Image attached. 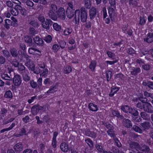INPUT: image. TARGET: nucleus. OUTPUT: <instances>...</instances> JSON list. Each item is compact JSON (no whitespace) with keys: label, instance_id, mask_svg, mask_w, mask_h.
Wrapping results in <instances>:
<instances>
[{"label":"nucleus","instance_id":"f257e3e1","mask_svg":"<svg viewBox=\"0 0 153 153\" xmlns=\"http://www.w3.org/2000/svg\"><path fill=\"white\" fill-rule=\"evenodd\" d=\"M120 109L124 112L128 113L134 116L139 115V112L135 108H132L128 105H123L121 106Z\"/></svg>","mask_w":153,"mask_h":153},{"label":"nucleus","instance_id":"f03ea898","mask_svg":"<svg viewBox=\"0 0 153 153\" xmlns=\"http://www.w3.org/2000/svg\"><path fill=\"white\" fill-rule=\"evenodd\" d=\"M14 85L16 86H19L22 83V80L19 74L14 75L12 79Z\"/></svg>","mask_w":153,"mask_h":153},{"label":"nucleus","instance_id":"7ed1b4c3","mask_svg":"<svg viewBox=\"0 0 153 153\" xmlns=\"http://www.w3.org/2000/svg\"><path fill=\"white\" fill-rule=\"evenodd\" d=\"M140 146L138 143L134 141H131L129 143V148L134 152L139 150Z\"/></svg>","mask_w":153,"mask_h":153},{"label":"nucleus","instance_id":"20e7f679","mask_svg":"<svg viewBox=\"0 0 153 153\" xmlns=\"http://www.w3.org/2000/svg\"><path fill=\"white\" fill-rule=\"evenodd\" d=\"M43 107L39 105L33 106L31 108V111L33 115H36L40 110L43 109Z\"/></svg>","mask_w":153,"mask_h":153},{"label":"nucleus","instance_id":"39448f33","mask_svg":"<svg viewBox=\"0 0 153 153\" xmlns=\"http://www.w3.org/2000/svg\"><path fill=\"white\" fill-rule=\"evenodd\" d=\"M80 19L81 21L83 22H85L87 18L86 11L84 7H82L80 9Z\"/></svg>","mask_w":153,"mask_h":153},{"label":"nucleus","instance_id":"423d86ee","mask_svg":"<svg viewBox=\"0 0 153 153\" xmlns=\"http://www.w3.org/2000/svg\"><path fill=\"white\" fill-rule=\"evenodd\" d=\"M114 9V8L112 7H110L108 8L109 17L112 21H114V18L117 16Z\"/></svg>","mask_w":153,"mask_h":153},{"label":"nucleus","instance_id":"0eeeda50","mask_svg":"<svg viewBox=\"0 0 153 153\" xmlns=\"http://www.w3.org/2000/svg\"><path fill=\"white\" fill-rule=\"evenodd\" d=\"M22 76L23 80L26 82H27L30 80V77L29 76V73L28 70L20 74Z\"/></svg>","mask_w":153,"mask_h":153},{"label":"nucleus","instance_id":"6e6552de","mask_svg":"<svg viewBox=\"0 0 153 153\" xmlns=\"http://www.w3.org/2000/svg\"><path fill=\"white\" fill-rule=\"evenodd\" d=\"M123 120L122 123L123 126L127 128H130L132 127V124L131 121L128 119L125 118H122Z\"/></svg>","mask_w":153,"mask_h":153},{"label":"nucleus","instance_id":"1a4fd4ad","mask_svg":"<svg viewBox=\"0 0 153 153\" xmlns=\"http://www.w3.org/2000/svg\"><path fill=\"white\" fill-rule=\"evenodd\" d=\"M141 69L139 67H131L130 69V74L133 76H136L141 72Z\"/></svg>","mask_w":153,"mask_h":153},{"label":"nucleus","instance_id":"9d476101","mask_svg":"<svg viewBox=\"0 0 153 153\" xmlns=\"http://www.w3.org/2000/svg\"><path fill=\"white\" fill-rule=\"evenodd\" d=\"M52 23L53 22L50 19H47L42 23V26L44 28L49 30Z\"/></svg>","mask_w":153,"mask_h":153},{"label":"nucleus","instance_id":"9b49d317","mask_svg":"<svg viewBox=\"0 0 153 153\" xmlns=\"http://www.w3.org/2000/svg\"><path fill=\"white\" fill-rule=\"evenodd\" d=\"M139 150L143 153H151L149 147L144 144H142L140 146Z\"/></svg>","mask_w":153,"mask_h":153},{"label":"nucleus","instance_id":"f8f14e48","mask_svg":"<svg viewBox=\"0 0 153 153\" xmlns=\"http://www.w3.org/2000/svg\"><path fill=\"white\" fill-rule=\"evenodd\" d=\"M90 19L92 20L96 16L97 13V10L94 7H92L89 10Z\"/></svg>","mask_w":153,"mask_h":153},{"label":"nucleus","instance_id":"ddd939ff","mask_svg":"<svg viewBox=\"0 0 153 153\" xmlns=\"http://www.w3.org/2000/svg\"><path fill=\"white\" fill-rule=\"evenodd\" d=\"M144 111L148 113H153V107L151 104L147 102L144 107Z\"/></svg>","mask_w":153,"mask_h":153},{"label":"nucleus","instance_id":"4468645a","mask_svg":"<svg viewBox=\"0 0 153 153\" xmlns=\"http://www.w3.org/2000/svg\"><path fill=\"white\" fill-rule=\"evenodd\" d=\"M57 12V15L59 17L63 20L65 19V10L63 8H60Z\"/></svg>","mask_w":153,"mask_h":153},{"label":"nucleus","instance_id":"2eb2a0df","mask_svg":"<svg viewBox=\"0 0 153 153\" xmlns=\"http://www.w3.org/2000/svg\"><path fill=\"white\" fill-rule=\"evenodd\" d=\"M144 41L149 43L153 42V33H149L146 35V38L144 39Z\"/></svg>","mask_w":153,"mask_h":153},{"label":"nucleus","instance_id":"dca6fc26","mask_svg":"<svg viewBox=\"0 0 153 153\" xmlns=\"http://www.w3.org/2000/svg\"><path fill=\"white\" fill-rule=\"evenodd\" d=\"M8 61L10 62L12 66L15 68H17L18 67V65H19V63L18 60L16 59H12L9 58L8 59Z\"/></svg>","mask_w":153,"mask_h":153},{"label":"nucleus","instance_id":"f3484780","mask_svg":"<svg viewBox=\"0 0 153 153\" xmlns=\"http://www.w3.org/2000/svg\"><path fill=\"white\" fill-rule=\"evenodd\" d=\"M75 10L72 9H67L66 11V16L69 19L71 18L75 14Z\"/></svg>","mask_w":153,"mask_h":153},{"label":"nucleus","instance_id":"a211bd4d","mask_svg":"<svg viewBox=\"0 0 153 153\" xmlns=\"http://www.w3.org/2000/svg\"><path fill=\"white\" fill-rule=\"evenodd\" d=\"M58 85L57 84L53 85L50 87L49 89L47 91V93L48 94L54 93L56 92L57 90Z\"/></svg>","mask_w":153,"mask_h":153},{"label":"nucleus","instance_id":"6ab92c4d","mask_svg":"<svg viewBox=\"0 0 153 153\" xmlns=\"http://www.w3.org/2000/svg\"><path fill=\"white\" fill-rule=\"evenodd\" d=\"M140 125L143 128V130L144 131L145 130H148L150 127V123L147 121H145L140 123Z\"/></svg>","mask_w":153,"mask_h":153},{"label":"nucleus","instance_id":"aec40b11","mask_svg":"<svg viewBox=\"0 0 153 153\" xmlns=\"http://www.w3.org/2000/svg\"><path fill=\"white\" fill-rule=\"evenodd\" d=\"M61 150L64 152H67L68 151V145L65 142L62 143L60 145Z\"/></svg>","mask_w":153,"mask_h":153},{"label":"nucleus","instance_id":"412c9836","mask_svg":"<svg viewBox=\"0 0 153 153\" xmlns=\"http://www.w3.org/2000/svg\"><path fill=\"white\" fill-rule=\"evenodd\" d=\"M14 23L10 20L9 19H6L4 20V22L3 25L4 27L7 29H9L10 28V26L12 25V23Z\"/></svg>","mask_w":153,"mask_h":153},{"label":"nucleus","instance_id":"4be33fe9","mask_svg":"<svg viewBox=\"0 0 153 153\" xmlns=\"http://www.w3.org/2000/svg\"><path fill=\"white\" fill-rule=\"evenodd\" d=\"M17 6L15 5L14 7H12L10 8V12L13 16H16L19 14V10L17 8Z\"/></svg>","mask_w":153,"mask_h":153},{"label":"nucleus","instance_id":"5701e85b","mask_svg":"<svg viewBox=\"0 0 153 153\" xmlns=\"http://www.w3.org/2000/svg\"><path fill=\"white\" fill-rule=\"evenodd\" d=\"M34 42L38 45L42 46L43 41L41 38L36 36L34 37L33 39Z\"/></svg>","mask_w":153,"mask_h":153},{"label":"nucleus","instance_id":"b1692460","mask_svg":"<svg viewBox=\"0 0 153 153\" xmlns=\"http://www.w3.org/2000/svg\"><path fill=\"white\" fill-rule=\"evenodd\" d=\"M88 108L90 111L94 112L97 111L98 110L97 105L91 102L88 104Z\"/></svg>","mask_w":153,"mask_h":153},{"label":"nucleus","instance_id":"393cba45","mask_svg":"<svg viewBox=\"0 0 153 153\" xmlns=\"http://www.w3.org/2000/svg\"><path fill=\"white\" fill-rule=\"evenodd\" d=\"M56 12L49 11L48 13V15L49 17L54 20L57 19V16L56 14Z\"/></svg>","mask_w":153,"mask_h":153},{"label":"nucleus","instance_id":"a878e982","mask_svg":"<svg viewBox=\"0 0 153 153\" xmlns=\"http://www.w3.org/2000/svg\"><path fill=\"white\" fill-rule=\"evenodd\" d=\"M10 55L14 58L17 57L18 56V51L15 48H11L10 50Z\"/></svg>","mask_w":153,"mask_h":153},{"label":"nucleus","instance_id":"bb28decb","mask_svg":"<svg viewBox=\"0 0 153 153\" xmlns=\"http://www.w3.org/2000/svg\"><path fill=\"white\" fill-rule=\"evenodd\" d=\"M111 113L114 116L117 117L120 119L122 120V118H123V116L120 114V113L117 111L112 110Z\"/></svg>","mask_w":153,"mask_h":153},{"label":"nucleus","instance_id":"cd10ccee","mask_svg":"<svg viewBox=\"0 0 153 153\" xmlns=\"http://www.w3.org/2000/svg\"><path fill=\"white\" fill-rule=\"evenodd\" d=\"M18 66V67L17 68H18V70L19 74L24 72V71H25L26 70H27L22 63H19V65Z\"/></svg>","mask_w":153,"mask_h":153},{"label":"nucleus","instance_id":"c85d7f7f","mask_svg":"<svg viewBox=\"0 0 153 153\" xmlns=\"http://www.w3.org/2000/svg\"><path fill=\"white\" fill-rule=\"evenodd\" d=\"M86 143L88 145L90 148H92L94 147L93 141L89 138H86L85 139Z\"/></svg>","mask_w":153,"mask_h":153},{"label":"nucleus","instance_id":"c756f323","mask_svg":"<svg viewBox=\"0 0 153 153\" xmlns=\"http://www.w3.org/2000/svg\"><path fill=\"white\" fill-rule=\"evenodd\" d=\"M23 145L21 143H18L15 145L14 148L16 151H20L22 150Z\"/></svg>","mask_w":153,"mask_h":153},{"label":"nucleus","instance_id":"7c9ffc66","mask_svg":"<svg viewBox=\"0 0 153 153\" xmlns=\"http://www.w3.org/2000/svg\"><path fill=\"white\" fill-rule=\"evenodd\" d=\"M95 147L97 151L101 153H102L104 150L101 143H96L95 145Z\"/></svg>","mask_w":153,"mask_h":153},{"label":"nucleus","instance_id":"2f4dec72","mask_svg":"<svg viewBox=\"0 0 153 153\" xmlns=\"http://www.w3.org/2000/svg\"><path fill=\"white\" fill-rule=\"evenodd\" d=\"M7 71L8 73V75L11 78H13V76L15 75V73L14 72V70L13 68L11 67H8L7 69Z\"/></svg>","mask_w":153,"mask_h":153},{"label":"nucleus","instance_id":"473e14b6","mask_svg":"<svg viewBox=\"0 0 153 153\" xmlns=\"http://www.w3.org/2000/svg\"><path fill=\"white\" fill-rule=\"evenodd\" d=\"M3 56L6 58L8 59L10 57L12 58L11 56L10 52L6 49L2 50V51Z\"/></svg>","mask_w":153,"mask_h":153},{"label":"nucleus","instance_id":"72a5a7b5","mask_svg":"<svg viewBox=\"0 0 153 153\" xmlns=\"http://www.w3.org/2000/svg\"><path fill=\"white\" fill-rule=\"evenodd\" d=\"M120 88L114 87L112 88L110 94H109V96L110 97H112L114 95L116 94L118 91L119 90Z\"/></svg>","mask_w":153,"mask_h":153},{"label":"nucleus","instance_id":"f704fd0d","mask_svg":"<svg viewBox=\"0 0 153 153\" xmlns=\"http://www.w3.org/2000/svg\"><path fill=\"white\" fill-rule=\"evenodd\" d=\"M17 8L19 10H20V13L22 15L25 16L26 15L27 11L24 8H22L21 6H17Z\"/></svg>","mask_w":153,"mask_h":153},{"label":"nucleus","instance_id":"c9c22d12","mask_svg":"<svg viewBox=\"0 0 153 153\" xmlns=\"http://www.w3.org/2000/svg\"><path fill=\"white\" fill-rule=\"evenodd\" d=\"M85 7L87 9H89L91 6V0H84Z\"/></svg>","mask_w":153,"mask_h":153},{"label":"nucleus","instance_id":"e433bc0d","mask_svg":"<svg viewBox=\"0 0 153 153\" xmlns=\"http://www.w3.org/2000/svg\"><path fill=\"white\" fill-rule=\"evenodd\" d=\"M146 112L144 111H141L140 113V115L141 117L143 119L148 120L149 118V116Z\"/></svg>","mask_w":153,"mask_h":153},{"label":"nucleus","instance_id":"4c0bfd02","mask_svg":"<svg viewBox=\"0 0 153 153\" xmlns=\"http://www.w3.org/2000/svg\"><path fill=\"white\" fill-rule=\"evenodd\" d=\"M40 74V76L45 77L47 76L48 73V70L47 68H45L42 70Z\"/></svg>","mask_w":153,"mask_h":153},{"label":"nucleus","instance_id":"58836bf2","mask_svg":"<svg viewBox=\"0 0 153 153\" xmlns=\"http://www.w3.org/2000/svg\"><path fill=\"white\" fill-rule=\"evenodd\" d=\"M96 64L97 62L96 61L92 60L91 61V63L89 65V68L92 71L94 70Z\"/></svg>","mask_w":153,"mask_h":153},{"label":"nucleus","instance_id":"ea45409f","mask_svg":"<svg viewBox=\"0 0 153 153\" xmlns=\"http://www.w3.org/2000/svg\"><path fill=\"white\" fill-rule=\"evenodd\" d=\"M79 11L78 10H76L75 11V20L76 22V24L78 23L79 21Z\"/></svg>","mask_w":153,"mask_h":153},{"label":"nucleus","instance_id":"a19ab883","mask_svg":"<svg viewBox=\"0 0 153 153\" xmlns=\"http://www.w3.org/2000/svg\"><path fill=\"white\" fill-rule=\"evenodd\" d=\"M1 78L6 80H12L13 78H11L9 75L7 74L3 73L1 75Z\"/></svg>","mask_w":153,"mask_h":153},{"label":"nucleus","instance_id":"79ce46f5","mask_svg":"<svg viewBox=\"0 0 153 153\" xmlns=\"http://www.w3.org/2000/svg\"><path fill=\"white\" fill-rule=\"evenodd\" d=\"M63 72L65 74H68L72 71L71 67L69 66H66L64 67L63 68Z\"/></svg>","mask_w":153,"mask_h":153},{"label":"nucleus","instance_id":"37998d69","mask_svg":"<svg viewBox=\"0 0 153 153\" xmlns=\"http://www.w3.org/2000/svg\"><path fill=\"white\" fill-rule=\"evenodd\" d=\"M73 30L71 27L66 28L64 31V34L65 35L70 34L72 32Z\"/></svg>","mask_w":153,"mask_h":153},{"label":"nucleus","instance_id":"c03bdc74","mask_svg":"<svg viewBox=\"0 0 153 153\" xmlns=\"http://www.w3.org/2000/svg\"><path fill=\"white\" fill-rule=\"evenodd\" d=\"M29 24L34 27H38L39 26L38 23L35 20H32L30 21Z\"/></svg>","mask_w":153,"mask_h":153},{"label":"nucleus","instance_id":"a18cd8bd","mask_svg":"<svg viewBox=\"0 0 153 153\" xmlns=\"http://www.w3.org/2000/svg\"><path fill=\"white\" fill-rule=\"evenodd\" d=\"M145 105L141 102H139L136 105L137 108H138V110L140 111H142L143 109H144Z\"/></svg>","mask_w":153,"mask_h":153},{"label":"nucleus","instance_id":"49530a36","mask_svg":"<svg viewBox=\"0 0 153 153\" xmlns=\"http://www.w3.org/2000/svg\"><path fill=\"white\" fill-rule=\"evenodd\" d=\"M133 129L135 131L140 133H142L143 132V130L139 126L136 125H134L133 127Z\"/></svg>","mask_w":153,"mask_h":153},{"label":"nucleus","instance_id":"de8ad7c7","mask_svg":"<svg viewBox=\"0 0 153 153\" xmlns=\"http://www.w3.org/2000/svg\"><path fill=\"white\" fill-rule=\"evenodd\" d=\"M114 128L112 129L108 130L107 131L108 135L111 137H113V138H114L115 136V132L114 130Z\"/></svg>","mask_w":153,"mask_h":153},{"label":"nucleus","instance_id":"09e8293b","mask_svg":"<svg viewBox=\"0 0 153 153\" xmlns=\"http://www.w3.org/2000/svg\"><path fill=\"white\" fill-rule=\"evenodd\" d=\"M15 125H16L15 123H13L10 125V126L8 128H4L1 130L0 131V132L1 133H2L5 131H9L10 130H11L15 126Z\"/></svg>","mask_w":153,"mask_h":153},{"label":"nucleus","instance_id":"8fccbe9b","mask_svg":"<svg viewBox=\"0 0 153 153\" xmlns=\"http://www.w3.org/2000/svg\"><path fill=\"white\" fill-rule=\"evenodd\" d=\"M29 83L31 87L33 88H35L38 87V85L37 82H35L33 80H31L29 82Z\"/></svg>","mask_w":153,"mask_h":153},{"label":"nucleus","instance_id":"3c124183","mask_svg":"<svg viewBox=\"0 0 153 153\" xmlns=\"http://www.w3.org/2000/svg\"><path fill=\"white\" fill-rule=\"evenodd\" d=\"M4 97L7 98H12L13 97L12 94L10 90L7 91L5 93Z\"/></svg>","mask_w":153,"mask_h":153},{"label":"nucleus","instance_id":"603ef678","mask_svg":"<svg viewBox=\"0 0 153 153\" xmlns=\"http://www.w3.org/2000/svg\"><path fill=\"white\" fill-rule=\"evenodd\" d=\"M132 115V120L133 121L137 122H139L141 121V118L139 117H138L137 116L138 115Z\"/></svg>","mask_w":153,"mask_h":153},{"label":"nucleus","instance_id":"864d4df0","mask_svg":"<svg viewBox=\"0 0 153 153\" xmlns=\"http://www.w3.org/2000/svg\"><path fill=\"white\" fill-rule=\"evenodd\" d=\"M25 42L28 44H30L32 42V38L27 36H25L24 37Z\"/></svg>","mask_w":153,"mask_h":153},{"label":"nucleus","instance_id":"5fc2aeb1","mask_svg":"<svg viewBox=\"0 0 153 153\" xmlns=\"http://www.w3.org/2000/svg\"><path fill=\"white\" fill-rule=\"evenodd\" d=\"M106 74L107 80L108 81H109L111 80L112 76L111 72L110 71H107L106 72Z\"/></svg>","mask_w":153,"mask_h":153},{"label":"nucleus","instance_id":"6e6d98bb","mask_svg":"<svg viewBox=\"0 0 153 153\" xmlns=\"http://www.w3.org/2000/svg\"><path fill=\"white\" fill-rule=\"evenodd\" d=\"M59 49V45L57 44H54L52 47V49L54 52H57Z\"/></svg>","mask_w":153,"mask_h":153},{"label":"nucleus","instance_id":"4d7b16f0","mask_svg":"<svg viewBox=\"0 0 153 153\" xmlns=\"http://www.w3.org/2000/svg\"><path fill=\"white\" fill-rule=\"evenodd\" d=\"M142 67L145 70L148 71L150 70L151 66L149 64H144L143 65H142Z\"/></svg>","mask_w":153,"mask_h":153},{"label":"nucleus","instance_id":"13d9d810","mask_svg":"<svg viewBox=\"0 0 153 153\" xmlns=\"http://www.w3.org/2000/svg\"><path fill=\"white\" fill-rule=\"evenodd\" d=\"M53 27L54 29L57 31H60L61 29V26L57 23L53 24Z\"/></svg>","mask_w":153,"mask_h":153},{"label":"nucleus","instance_id":"bf43d9fd","mask_svg":"<svg viewBox=\"0 0 153 153\" xmlns=\"http://www.w3.org/2000/svg\"><path fill=\"white\" fill-rule=\"evenodd\" d=\"M23 153H38L36 150H34L33 151L30 149H27L25 150L23 152Z\"/></svg>","mask_w":153,"mask_h":153},{"label":"nucleus","instance_id":"052dcab7","mask_svg":"<svg viewBox=\"0 0 153 153\" xmlns=\"http://www.w3.org/2000/svg\"><path fill=\"white\" fill-rule=\"evenodd\" d=\"M29 30V33L31 35L33 36L36 34L37 31L34 28L30 27Z\"/></svg>","mask_w":153,"mask_h":153},{"label":"nucleus","instance_id":"680f3d73","mask_svg":"<svg viewBox=\"0 0 153 153\" xmlns=\"http://www.w3.org/2000/svg\"><path fill=\"white\" fill-rule=\"evenodd\" d=\"M143 94L145 97H150L152 99H153V96L152 94L150 93H149L146 91H145L143 92Z\"/></svg>","mask_w":153,"mask_h":153},{"label":"nucleus","instance_id":"e2e57ef3","mask_svg":"<svg viewBox=\"0 0 153 153\" xmlns=\"http://www.w3.org/2000/svg\"><path fill=\"white\" fill-rule=\"evenodd\" d=\"M104 125L105 126L108 130L112 129L114 128V127L108 122H104L103 123Z\"/></svg>","mask_w":153,"mask_h":153},{"label":"nucleus","instance_id":"0e129e2a","mask_svg":"<svg viewBox=\"0 0 153 153\" xmlns=\"http://www.w3.org/2000/svg\"><path fill=\"white\" fill-rule=\"evenodd\" d=\"M57 7L55 4H52L50 7V11H53L57 12Z\"/></svg>","mask_w":153,"mask_h":153},{"label":"nucleus","instance_id":"69168bd1","mask_svg":"<svg viewBox=\"0 0 153 153\" xmlns=\"http://www.w3.org/2000/svg\"><path fill=\"white\" fill-rule=\"evenodd\" d=\"M25 3L26 5L30 7H33L34 5L33 2L30 0H27L25 2Z\"/></svg>","mask_w":153,"mask_h":153},{"label":"nucleus","instance_id":"338daca9","mask_svg":"<svg viewBox=\"0 0 153 153\" xmlns=\"http://www.w3.org/2000/svg\"><path fill=\"white\" fill-rule=\"evenodd\" d=\"M6 59L2 55H0V64H4L6 62Z\"/></svg>","mask_w":153,"mask_h":153},{"label":"nucleus","instance_id":"774afa93","mask_svg":"<svg viewBox=\"0 0 153 153\" xmlns=\"http://www.w3.org/2000/svg\"><path fill=\"white\" fill-rule=\"evenodd\" d=\"M108 57L112 58L113 59H114L115 57V54L110 51H108L107 52Z\"/></svg>","mask_w":153,"mask_h":153}]
</instances>
